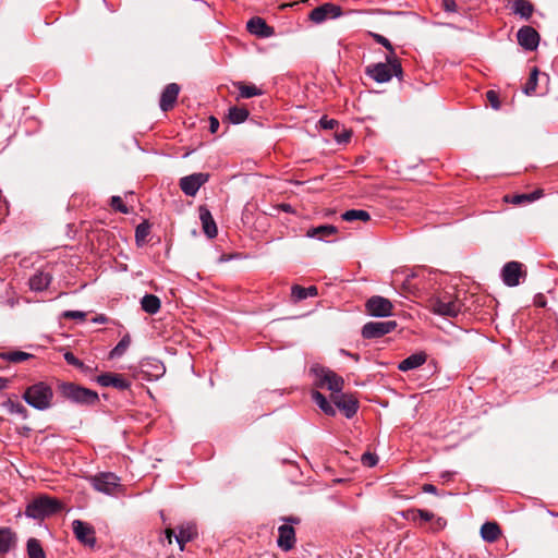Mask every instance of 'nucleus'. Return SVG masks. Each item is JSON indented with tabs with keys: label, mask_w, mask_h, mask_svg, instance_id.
I'll list each match as a JSON object with an SVG mask.
<instances>
[{
	"label": "nucleus",
	"mask_w": 558,
	"mask_h": 558,
	"mask_svg": "<svg viewBox=\"0 0 558 558\" xmlns=\"http://www.w3.org/2000/svg\"><path fill=\"white\" fill-rule=\"evenodd\" d=\"M286 520L289 521V522H292V523H298L299 522V520L295 519V518H289V519H286Z\"/></svg>",
	"instance_id": "obj_56"
},
{
	"label": "nucleus",
	"mask_w": 558,
	"mask_h": 558,
	"mask_svg": "<svg viewBox=\"0 0 558 558\" xmlns=\"http://www.w3.org/2000/svg\"><path fill=\"white\" fill-rule=\"evenodd\" d=\"M234 86L238 88L239 97H241V98H251L254 96L262 95V89H259L255 85H247V84H244L243 82H238V83H234Z\"/></svg>",
	"instance_id": "obj_33"
},
{
	"label": "nucleus",
	"mask_w": 558,
	"mask_h": 558,
	"mask_svg": "<svg viewBox=\"0 0 558 558\" xmlns=\"http://www.w3.org/2000/svg\"><path fill=\"white\" fill-rule=\"evenodd\" d=\"M336 232H337L336 227L330 226V225H323V226H318L316 228L308 229L306 232V235L308 238H317V239L322 240V239H325V238L336 234Z\"/></svg>",
	"instance_id": "obj_30"
},
{
	"label": "nucleus",
	"mask_w": 558,
	"mask_h": 558,
	"mask_svg": "<svg viewBox=\"0 0 558 558\" xmlns=\"http://www.w3.org/2000/svg\"><path fill=\"white\" fill-rule=\"evenodd\" d=\"M180 86L177 83L168 84L161 93L159 106L163 112L171 110L178 99Z\"/></svg>",
	"instance_id": "obj_18"
},
{
	"label": "nucleus",
	"mask_w": 558,
	"mask_h": 558,
	"mask_svg": "<svg viewBox=\"0 0 558 558\" xmlns=\"http://www.w3.org/2000/svg\"><path fill=\"white\" fill-rule=\"evenodd\" d=\"M59 389L65 399L78 404H94L98 401V395L96 391L73 383H62Z\"/></svg>",
	"instance_id": "obj_6"
},
{
	"label": "nucleus",
	"mask_w": 558,
	"mask_h": 558,
	"mask_svg": "<svg viewBox=\"0 0 558 558\" xmlns=\"http://www.w3.org/2000/svg\"><path fill=\"white\" fill-rule=\"evenodd\" d=\"M63 316L65 318H73V319H81L84 320L86 317V313L81 311H66L64 312Z\"/></svg>",
	"instance_id": "obj_47"
},
{
	"label": "nucleus",
	"mask_w": 558,
	"mask_h": 558,
	"mask_svg": "<svg viewBox=\"0 0 558 558\" xmlns=\"http://www.w3.org/2000/svg\"><path fill=\"white\" fill-rule=\"evenodd\" d=\"M97 383L102 387H114L120 390L129 389L131 383L121 374L105 373L97 377Z\"/></svg>",
	"instance_id": "obj_19"
},
{
	"label": "nucleus",
	"mask_w": 558,
	"mask_h": 558,
	"mask_svg": "<svg viewBox=\"0 0 558 558\" xmlns=\"http://www.w3.org/2000/svg\"><path fill=\"white\" fill-rule=\"evenodd\" d=\"M174 535L177 543L180 546V549H184L185 543L192 541L196 536V529L194 524L186 523L182 524L178 527V533L174 534L173 530L167 529L166 530V537L169 542V544L172 543V536Z\"/></svg>",
	"instance_id": "obj_13"
},
{
	"label": "nucleus",
	"mask_w": 558,
	"mask_h": 558,
	"mask_svg": "<svg viewBox=\"0 0 558 558\" xmlns=\"http://www.w3.org/2000/svg\"><path fill=\"white\" fill-rule=\"evenodd\" d=\"M312 399L319 407V409L327 415L333 416L336 414V410L332 404L326 399V397L319 391L312 392Z\"/></svg>",
	"instance_id": "obj_31"
},
{
	"label": "nucleus",
	"mask_w": 558,
	"mask_h": 558,
	"mask_svg": "<svg viewBox=\"0 0 558 558\" xmlns=\"http://www.w3.org/2000/svg\"><path fill=\"white\" fill-rule=\"evenodd\" d=\"M22 398L32 408L45 411L52 405L53 390L47 383L38 381L27 387Z\"/></svg>",
	"instance_id": "obj_2"
},
{
	"label": "nucleus",
	"mask_w": 558,
	"mask_h": 558,
	"mask_svg": "<svg viewBox=\"0 0 558 558\" xmlns=\"http://www.w3.org/2000/svg\"><path fill=\"white\" fill-rule=\"evenodd\" d=\"M150 227L147 222H142L136 227L135 240L138 245H143L149 235Z\"/></svg>",
	"instance_id": "obj_39"
},
{
	"label": "nucleus",
	"mask_w": 558,
	"mask_h": 558,
	"mask_svg": "<svg viewBox=\"0 0 558 558\" xmlns=\"http://www.w3.org/2000/svg\"><path fill=\"white\" fill-rule=\"evenodd\" d=\"M27 554L29 558H46L43 547L38 539L29 538L27 542Z\"/></svg>",
	"instance_id": "obj_38"
},
{
	"label": "nucleus",
	"mask_w": 558,
	"mask_h": 558,
	"mask_svg": "<svg viewBox=\"0 0 558 558\" xmlns=\"http://www.w3.org/2000/svg\"><path fill=\"white\" fill-rule=\"evenodd\" d=\"M427 360V355L425 352H417L414 354H411L403 361H401L398 365V369L401 372H408L411 369H415L420 366H422Z\"/></svg>",
	"instance_id": "obj_24"
},
{
	"label": "nucleus",
	"mask_w": 558,
	"mask_h": 558,
	"mask_svg": "<svg viewBox=\"0 0 558 558\" xmlns=\"http://www.w3.org/2000/svg\"><path fill=\"white\" fill-rule=\"evenodd\" d=\"M331 400L335 403V405L338 409H340L348 418L353 417L357 412V400L353 396L339 392L331 395Z\"/></svg>",
	"instance_id": "obj_14"
},
{
	"label": "nucleus",
	"mask_w": 558,
	"mask_h": 558,
	"mask_svg": "<svg viewBox=\"0 0 558 558\" xmlns=\"http://www.w3.org/2000/svg\"><path fill=\"white\" fill-rule=\"evenodd\" d=\"M361 462L364 466L373 468L378 463V457L373 452H364Z\"/></svg>",
	"instance_id": "obj_43"
},
{
	"label": "nucleus",
	"mask_w": 558,
	"mask_h": 558,
	"mask_svg": "<svg viewBox=\"0 0 558 558\" xmlns=\"http://www.w3.org/2000/svg\"><path fill=\"white\" fill-rule=\"evenodd\" d=\"M282 208L286 210V211H290V205H283Z\"/></svg>",
	"instance_id": "obj_57"
},
{
	"label": "nucleus",
	"mask_w": 558,
	"mask_h": 558,
	"mask_svg": "<svg viewBox=\"0 0 558 558\" xmlns=\"http://www.w3.org/2000/svg\"><path fill=\"white\" fill-rule=\"evenodd\" d=\"M209 180L208 173L197 172L180 179L179 185L182 192L187 196H195L207 181Z\"/></svg>",
	"instance_id": "obj_11"
},
{
	"label": "nucleus",
	"mask_w": 558,
	"mask_h": 558,
	"mask_svg": "<svg viewBox=\"0 0 558 558\" xmlns=\"http://www.w3.org/2000/svg\"><path fill=\"white\" fill-rule=\"evenodd\" d=\"M527 202V196L526 194H519V195H514L511 199V203L512 204H515V205H520V204H523V203H526Z\"/></svg>",
	"instance_id": "obj_49"
},
{
	"label": "nucleus",
	"mask_w": 558,
	"mask_h": 558,
	"mask_svg": "<svg viewBox=\"0 0 558 558\" xmlns=\"http://www.w3.org/2000/svg\"><path fill=\"white\" fill-rule=\"evenodd\" d=\"M424 493L436 494L437 488L433 484H424L422 487Z\"/></svg>",
	"instance_id": "obj_53"
},
{
	"label": "nucleus",
	"mask_w": 558,
	"mask_h": 558,
	"mask_svg": "<svg viewBox=\"0 0 558 558\" xmlns=\"http://www.w3.org/2000/svg\"><path fill=\"white\" fill-rule=\"evenodd\" d=\"M436 274L428 271L424 268L414 270L411 275H408L404 282L403 289L411 292L427 291L433 287L432 281Z\"/></svg>",
	"instance_id": "obj_8"
},
{
	"label": "nucleus",
	"mask_w": 558,
	"mask_h": 558,
	"mask_svg": "<svg viewBox=\"0 0 558 558\" xmlns=\"http://www.w3.org/2000/svg\"><path fill=\"white\" fill-rule=\"evenodd\" d=\"M278 546L288 551L294 547L295 544V531L292 525L283 524L278 527Z\"/></svg>",
	"instance_id": "obj_20"
},
{
	"label": "nucleus",
	"mask_w": 558,
	"mask_h": 558,
	"mask_svg": "<svg viewBox=\"0 0 558 558\" xmlns=\"http://www.w3.org/2000/svg\"><path fill=\"white\" fill-rule=\"evenodd\" d=\"M407 520L416 521L421 519L425 522L430 521L434 518V513L422 509H409L403 513Z\"/></svg>",
	"instance_id": "obj_34"
},
{
	"label": "nucleus",
	"mask_w": 558,
	"mask_h": 558,
	"mask_svg": "<svg viewBox=\"0 0 558 558\" xmlns=\"http://www.w3.org/2000/svg\"><path fill=\"white\" fill-rule=\"evenodd\" d=\"M320 124L324 129L332 130L335 128V125L337 124V122L332 119L327 120L326 118H323L320 120Z\"/></svg>",
	"instance_id": "obj_50"
},
{
	"label": "nucleus",
	"mask_w": 558,
	"mask_h": 558,
	"mask_svg": "<svg viewBox=\"0 0 558 558\" xmlns=\"http://www.w3.org/2000/svg\"><path fill=\"white\" fill-rule=\"evenodd\" d=\"M248 117V110L244 107H231L229 109L228 119L234 124L244 122Z\"/></svg>",
	"instance_id": "obj_35"
},
{
	"label": "nucleus",
	"mask_w": 558,
	"mask_h": 558,
	"mask_svg": "<svg viewBox=\"0 0 558 558\" xmlns=\"http://www.w3.org/2000/svg\"><path fill=\"white\" fill-rule=\"evenodd\" d=\"M52 280L50 272L44 270L36 271L28 280V284L32 291L40 292L46 290Z\"/></svg>",
	"instance_id": "obj_22"
},
{
	"label": "nucleus",
	"mask_w": 558,
	"mask_h": 558,
	"mask_svg": "<svg viewBox=\"0 0 558 558\" xmlns=\"http://www.w3.org/2000/svg\"><path fill=\"white\" fill-rule=\"evenodd\" d=\"M526 272L522 269V264L519 262H509L501 269V278L506 286L517 287L520 279L524 278Z\"/></svg>",
	"instance_id": "obj_12"
},
{
	"label": "nucleus",
	"mask_w": 558,
	"mask_h": 558,
	"mask_svg": "<svg viewBox=\"0 0 558 558\" xmlns=\"http://www.w3.org/2000/svg\"><path fill=\"white\" fill-rule=\"evenodd\" d=\"M61 509L62 505L58 499L40 496L27 505L25 513L33 519H44L59 512Z\"/></svg>",
	"instance_id": "obj_5"
},
{
	"label": "nucleus",
	"mask_w": 558,
	"mask_h": 558,
	"mask_svg": "<svg viewBox=\"0 0 558 558\" xmlns=\"http://www.w3.org/2000/svg\"><path fill=\"white\" fill-rule=\"evenodd\" d=\"M342 219L349 222L355 221V220H362L367 221L371 219L369 214L366 210L363 209H350L344 211L341 215Z\"/></svg>",
	"instance_id": "obj_37"
},
{
	"label": "nucleus",
	"mask_w": 558,
	"mask_h": 558,
	"mask_svg": "<svg viewBox=\"0 0 558 558\" xmlns=\"http://www.w3.org/2000/svg\"><path fill=\"white\" fill-rule=\"evenodd\" d=\"M16 535L10 527H0V554H7L15 547Z\"/></svg>",
	"instance_id": "obj_25"
},
{
	"label": "nucleus",
	"mask_w": 558,
	"mask_h": 558,
	"mask_svg": "<svg viewBox=\"0 0 558 558\" xmlns=\"http://www.w3.org/2000/svg\"><path fill=\"white\" fill-rule=\"evenodd\" d=\"M365 308L371 316L388 317L392 315L393 305L388 299L374 295L366 301Z\"/></svg>",
	"instance_id": "obj_9"
},
{
	"label": "nucleus",
	"mask_w": 558,
	"mask_h": 558,
	"mask_svg": "<svg viewBox=\"0 0 558 558\" xmlns=\"http://www.w3.org/2000/svg\"><path fill=\"white\" fill-rule=\"evenodd\" d=\"M93 488L106 495H116L122 490L120 477L111 472L98 473L89 478Z\"/></svg>",
	"instance_id": "obj_7"
},
{
	"label": "nucleus",
	"mask_w": 558,
	"mask_h": 558,
	"mask_svg": "<svg viewBox=\"0 0 558 558\" xmlns=\"http://www.w3.org/2000/svg\"><path fill=\"white\" fill-rule=\"evenodd\" d=\"M372 36L377 44L381 45L383 47H385L388 50L387 54H396L395 48L392 47V45L388 38H386L385 36L380 35V34H372Z\"/></svg>",
	"instance_id": "obj_42"
},
{
	"label": "nucleus",
	"mask_w": 558,
	"mask_h": 558,
	"mask_svg": "<svg viewBox=\"0 0 558 558\" xmlns=\"http://www.w3.org/2000/svg\"><path fill=\"white\" fill-rule=\"evenodd\" d=\"M462 302L450 292H442L430 300L432 311L441 316L456 317L462 311Z\"/></svg>",
	"instance_id": "obj_4"
},
{
	"label": "nucleus",
	"mask_w": 558,
	"mask_h": 558,
	"mask_svg": "<svg viewBox=\"0 0 558 558\" xmlns=\"http://www.w3.org/2000/svg\"><path fill=\"white\" fill-rule=\"evenodd\" d=\"M310 372L315 377V386L319 388H327L328 390L331 391V395L339 393L342 391L344 380L333 371L322 365L315 364L311 367Z\"/></svg>",
	"instance_id": "obj_3"
},
{
	"label": "nucleus",
	"mask_w": 558,
	"mask_h": 558,
	"mask_svg": "<svg viewBox=\"0 0 558 558\" xmlns=\"http://www.w3.org/2000/svg\"><path fill=\"white\" fill-rule=\"evenodd\" d=\"M247 31L258 37H269L274 34L272 27L268 26L260 17H252L246 24Z\"/></svg>",
	"instance_id": "obj_21"
},
{
	"label": "nucleus",
	"mask_w": 558,
	"mask_h": 558,
	"mask_svg": "<svg viewBox=\"0 0 558 558\" xmlns=\"http://www.w3.org/2000/svg\"><path fill=\"white\" fill-rule=\"evenodd\" d=\"M219 129V121L215 117H210L209 119V130L211 133H216Z\"/></svg>",
	"instance_id": "obj_51"
},
{
	"label": "nucleus",
	"mask_w": 558,
	"mask_h": 558,
	"mask_svg": "<svg viewBox=\"0 0 558 558\" xmlns=\"http://www.w3.org/2000/svg\"><path fill=\"white\" fill-rule=\"evenodd\" d=\"M318 294V290L315 286H310L307 288L301 287L299 284H294L291 288V298L294 302H300L307 298H313Z\"/></svg>",
	"instance_id": "obj_26"
},
{
	"label": "nucleus",
	"mask_w": 558,
	"mask_h": 558,
	"mask_svg": "<svg viewBox=\"0 0 558 558\" xmlns=\"http://www.w3.org/2000/svg\"><path fill=\"white\" fill-rule=\"evenodd\" d=\"M457 7L456 0H442V8L446 12H456Z\"/></svg>",
	"instance_id": "obj_48"
},
{
	"label": "nucleus",
	"mask_w": 558,
	"mask_h": 558,
	"mask_svg": "<svg viewBox=\"0 0 558 558\" xmlns=\"http://www.w3.org/2000/svg\"><path fill=\"white\" fill-rule=\"evenodd\" d=\"M111 207L122 214H129V208L122 202L120 196H112L110 202Z\"/></svg>",
	"instance_id": "obj_44"
},
{
	"label": "nucleus",
	"mask_w": 558,
	"mask_h": 558,
	"mask_svg": "<svg viewBox=\"0 0 558 558\" xmlns=\"http://www.w3.org/2000/svg\"><path fill=\"white\" fill-rule=\"evenodd\" d=\"M397 327L395 320L368 322L362 328V336L365 339L380 338L393 331Z\"/></svg>",
	"instance_id": "obj_10"
},
{
	"label": "nucleus",
	"mask_w": 558,
	"mask_h": 558,
	"mask_svg": "<svg viewBox=\"0 0 558 558\" xmlns=\"http://www.w3.org/2000/svg\"><path fill=\"white\" fill-rule=\"evenodd\" d=\"M130 344H131V337H130V335H124L120 339L118 344L110 351L109 357L110 359H117V357L122 356L126 352V350L129 349Z\"/></svg>",
	"instance_id": "obj_36"
},
{
	"label": "nucleus",
	"mask_w": 558,
	"mask_h": 558,
	"mask_svg": "<svg viewBox=\"0 0 558 558\" xmlns=\"http://www.w3.org/2000/svg\"><path fill=\"white\" fill-rule=\"evenodd\" d=\"M8 379L7 378H3V377H0V390L4 389L8 385Z\"/></svg>",
	"instance_id": "obj_55"
},
{
	"label": "nucleus",
	"mask_w": 558,
	"mask_h": 558,
	"mask_svg": "<svg viewBox=\"0 0 558 558\" xmlns=\"http://www.w3.org/2000/svg\"><path fill=\"white\" fill-rule=\"evenodd\" d=\"M365 74L375 82L383 84L391 81L393 76L402 78L403 70L397 54H386L385 62L372 63L365 68Z\"/></svg>",
	"instance_id": "obj_1"
},
{
	"label": "nucleus",
	"mask_w": 558,
	"mask_h": 558,
	"mask_svg": "<svg viewBox=\"0 0 558 558\" xmlns=\"http://www.w3.org/2000/svg\"><path fill=\"white\" fill-rule=\"evenodd\" d=\"M486 98L494 109H499V107H500L499 97L495 90H492V89L488 90L486 93Z\"/></svg>",
	"instance_id": "obj_46"
},
{
	"label": "nucleus",
	"mask_w": 558,
	"mask_h": 558,
	"mask_svg": "<svg viewBox=\"0 0 558 558\" xmlns=\"http://www.w3.org/2000/svg\"><path fill=\"white\" fill-rule=\"evenodd\" d=\"M341 15V8L332 3H325L313 9L310 13V19L314 23H323L328 17H338Z\"/></svg>",
	"instance_id": "obj_17"
},
{
	"label": "nucleus",
	"mask_w": 558,
	"mask_h": 558,
	"mask_svg": "<svg viewBox=\"0 0 558 558\" xmlns=\"http://www.w3.org/2000/svg\"><path fill=\"white\" fill-rule=\"evenodd\" d=\"M537 75H538V71L536 68H534L532 70V72L530 73V77L524 87V93L526 95H531L535 92L536 86H537Z\"/></svg>",
	"instance_id": "obj_40"
},
{
	"label": "nucleus",
	"mask_w": 558,
	"mask_h": 558,
	"mask_svg": "<svg viewBox=\"0 0 558 558\" xmlns=\"http://www.w3.org/2000/svg\"><path fill=\"white\" fill-rule=\"evenodd\" d=\"M542 195H543V191L542 190H537V191H534L532 193H529V194H526L527 202H534V201L538 199Z\"/></svg>",
	"instance_id": "obj_52"
},
{
	"label": "nucleus",
	"mask_w": 558,
	"mask_h": 558,
	"mask_svg": "<svg viewBox=\"0 0 558 558\" xmlns=\"http://www.w3.org/2000/svg\"><path fill=\"white\" fill-rule=\"evenodd\" d=\"M519 45L525 50L533 51L539 43L538 33L531 26H523L517 33Z\"/></svg>",
	"instance_id": "obj_16"
},
{
	"label": "nucleus",
	"mask_w": 558,
	"mask_h": 558,
	"mask_svg": "<svg viewBox=\"0 0 558 558\" xmlns=\"http://www.w3.org/2000/svg\"><path fill=\"white\" fill-rule=\"evenodd\" d=\"M32 357H34L33 354L19 350L0 352V359L8 361L10 363H21Z\"/></svg>",
	"instance_id": "obj_32"
},
{
	"label": "nucleus",
	"mask_w": 558,
	"mask_h": 558,
	"mask_svg": "<svg viewBox=\"0 0 558 558\" xmlns=\"http://www.w3.org/2000/svg\"><path fill=\"white\" fill-rule=\"evenodd\" d=\"M73 533L75 537L83 544L94 546L96 538H95V530L94 527L81 520H74L72 522Z\"/></svg>",
	"instance_id": "obj_15"
},
{
	"label": "nucleus",
	"mask_w": 558,
	"mask_h": 558,
	"mask_svg": "<svg viewBox=\"0 0 558 558\" xmlns=\"http://www.w3.org/2000/svg\"><path fill=\"white\" fill-rule=\"evenodd\" d=\"M141 306L147 314L154 315L159 312L161 303L158 296L146 294L141 300Z\"/></svg>",
	"instance_id": "obj_29"
},
{
	"label": "nucleus",
	"mask_w": 558,
	"mask_h": 558,
	"mask_svg": "<svg viewBox=\"0 0 558 558\" xmlns=\"http://www.w3.org/2000/svg\"><path fill=\"white\" fill-rule=\"evenodd\" d=\"M199 219L202 221L204 233L209 239L216 238L218 233L216 222L210 211L204 206L199 207Z\"/></svg>",
	"instance_id": "obj_23"
},
{
	"label": "nucleus",
	"mask_w": 558,
	"mask_h": 558,
	"mask_svg": "<svg viewBox=\"0 0 558 558\" xmlns=\"http://www.w3.org/2000/svg\"><path fill=\"white\" fill-rule=\"evenodd\" d=\"M8 304L12 307V306H14V301L13 300H9Z\"/></svg>",
	"instance_id": "obj_58"
},
{
	"label": "nucleus",
	"mask_w": 558,
	"mask_h": 558,
	"mask_svg": "<svg viewBox=\"0 0 558 558\" xmlns=\"http://www.w3.org/2000/svg\"><path fill=\"white\" fill-rule=\"evenodd\" d=\"M94 323L105 324L107 322V317L105 315H99L93 319Z\"/></svg>",
	"instance_id": "obj_54"
},
{
	"label": "nucleus",
	"mask_w": 558,
	"mask_h": 558,
	"mask_svg": "<svg viewBox=\"0 0 558 558\" xmlns=\"http://www.w3.org/2000/svg\"><path fill=\"white\" fill-rule=\"evenodd\" d=\"M512 11L522 19L529 20L534 12V7L529 0H513Z\"/></svg>",
	"instance_id": "obj_28"
},
{
	"label": "nucleus",
	"mask_w": 558,
	"mask_h": 558,
	"mask_svg": "<svg viewBox=\"0 0 558 558\" xmlns=\"http://www.w3.org/2000/svg\"><path fill=\"white\" fill-rule=\"evenodd\" d=\"M501 535V530L496 522H485L481 527V536L485 542L494 543Z\"/></svg>",
	"instance_id": "obj_27"
},
{
	"label": "nucleus",
	"mask_w": 558,
	"mask_h": 558,
	"mask_svg": "<svg viewBox=\"0 0 558 558\" xmlns=\"http://www.w3.org/2000/svg\"><path fill=\"white\" fill-rule=\"evenodd\" d=\"M9 412L12 414H17L24 420L28 416L27 409L20 402H10Z\"/></svg>",
	"instance_id": "obj_41"
},
{
	"label": "nucleus",
	"mask_w": 558,
	"mask_h": 558,
	"mask_svg": "<svg viewBox=\"0 0 558 558\" xmlns=\"http://www.w3.org/2000/svg\"><path fill=\"white\" fill-rule=\"evenodd\" d=\"M63 357L65 360V362L69 364V365H72L76 368H83L84 367V363L78 360L72 352L70 351H66L64 354H63Z\"/></svg>",
	"instance_id": "obj_45"
}]
</instances>
